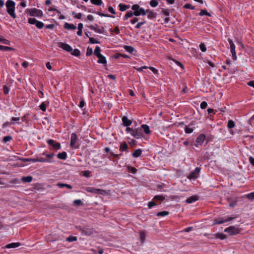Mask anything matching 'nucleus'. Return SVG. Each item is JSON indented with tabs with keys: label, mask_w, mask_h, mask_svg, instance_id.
Masks as SVG:
<instances>
[{
	"label": "nucleus",
	"mask_w": 254,
	"mask_h": 254,
	"mask_svg": "<svg viewBox=\"0 0 254 254\" xmlns=\"http://www.w3.org/2000/svg\"><path fill=\"white\" fill-rule=\"evenodd\" d=\"M5 5L7 12L13 19L15 18L16 16L15 13V2L12 0H8L5 3Z\"/></svg>",
	"instance_id": "f257e3e1"
},
{
	"label": "nucleus",
	"mask_w": 254,
	"mask_h": 254,
	"mask_svg": "<svg viewBox=\"0 0 254 254\" xmlns=\"http://www.w3.org/2000/svg\"><path fill=\"white\" fill-rule=\"evenodd\" d=\"M76 229L81 231L82 235L90 236L96 233V231L91 227L85 226L82 227L81 226H77Z\"/></svg>",
	"instance_id": "f03ea898"
},
{
	"label": "nucleus",
	"mask_w": 254,
	"mask_h": 254,
	"mask_svg": "<svg viewBox=\"0 0 254 254\" xmlns=\"http://www.w3.org/2000/svg\"><path fill=\"white\" fill-rule=\"evenodd\" d=\"M25 13H29L31 16L42 17L43 15L42 11L36 8L26 9Z\"/></svg>",
	"instance_id": "7ed1b4c3"
},
{
	"label": "nucleus",
	"mask_w": 254,
	"mask_h": 254,
	"mask_svg": "<svg viewBox=\"0 0 254 254\" xmlns=\"http://www.w3.org/2000/svg\"><path fill=\"white\" fill-rule=\"evenodd\" d=\"M131 8L134 11V15L136 16H139L140 15H145L146 12L145 10L140 6L138 4H134L132 6Z\"/></svg>",
	"instance_id": "20e7f679"
},
{
	"label": "nucleus",
	"mask_w": 254,
	"mask_h": 254,
	"mask_svg": "<svg viewBox=\"0 0 254 254\" xmlns=\"http://www.w3.org/2000/svg\"><path fill=\"white\" fill-rule=\"evenodd\" d=\"M236 218V217L233 216H225L219 219H216L214 220V224H221L228 221H231Z\"/></svg>",
	"instance_id": "39448f33"
},
{
	"label": "nucleus",
	"mask_w": 254,
	"mask_h": 254,
	"mask_svg": "<svg viewBox=\"0 0 254 254\" xmlns=\"http://www.w3.org/2000/svg\"><path fill=\"white\" fill-rule=\"evenodd\" d=\"M28 23L31 24H34L38 29H42L44 24L42 22L37 20L34 18H29L28 20Z\"/></svg>",
	"instance_id": "423d86ee"
},
{
	"label": "nucleus",
	"mask_w": 254,
	"mask_h": 254,
	"mask_svg": "<svg viewBox=\"0 0 254 254\" xmlns=\"http://www.w3.org/2000/svg\"><path fill=\"white\" fill-rule=\"evenodd\" d=\"M224 232L228 233L230 235H234L239 233L240 231L238 228L235 226H230L226 228Z\"/></svg>",
	"instance_id": "0eeeda50"
},
{
	"label": "nucleus",
	"mask_w": 254,
	"mask_h": 254,
	"mask_svg": "<svg viewBox=\"0 0 254 254\" xmlns=\"http://www.w3.org/2000/svg\"><path fill=\"white\" fill-rule=\"evenodd\" d=\"M86 190L88 192L95 194H100L102 195H105L106 194V192L105 190L93 188H87Z\"/></svg>",
	"instance_id": "6e6552de"
},
{
	"label": "nucleus",
	"mask_w": 254,
	"mask_h": 254,
	"mask_svg": "<svg viewBox=\"0 0 254 254\" xmlns=\"http://www.w3.org/2000/svg\"><path fill=\"white\" fill-rule=\"evenodd\" d=\"M131 135L136 138H139L142 136V133L141 129L139 128L132 129L131 132Z\"/></svg>",
	"instance_id": "1a4fd4ad"
},
{
	"label": "nucleus",
	"mask_w": 254,
	"mask_h": 254,
	"mask_svg": "<svg viewBox=\"0 0 254 254\" xmlns=\"http://www.w3.org/2000/svg\"><path fill=\"white\" fill-rule=\"evenodd\" d=\"M58 46L60 48L63 49V50H64L68 52H70L72 51V47L67 44L64 43L63 42H59L58 43Z\"/></svg>",
	"instance_id": "9d476101"
},
{
	"label": "nucleus",
	"mask_w": 254,
	"mask_h": 254,
	"mask_svg": "<svg viewBox=\"0 0 254 254\" xmlns=\"http://www.w3.org/2000/svg\"><path fill=\"white\" fill-rule=\"evenodd\" d=\"M47 143L52 146L53 148L56 149H60L61 147V144L59 142H57L56 141L53 139H49L47 140Z\"/></svg>",
	"instance_id": "9b49d317"
},
{
	"label": "nucleus",
	"mask_w": 254,
	"mask_h": 254,
	"mask_svg": "<svg viewBox=\"0 0 254 254\" xmlns=\"http://www.w3.org/2000/svg\"><path fill=\"white\" fill-rule=\"evenodd\" d=\"M206 138V136L204 134H200L196 139L195 142L197 143L196 145L198 147L199 145H201Z\"/></svg>",
	"instance_id": "f8f14e48"
},
{
	"label": "nucleus",
	"mask_w": 254,
	"mask_h": 254,
	"mask_svg": "<svg viewBox=\"0 0 254 254\" xmlns=\"http://www.w3.org/2000/svg\"><path fill=\"white\" fill-rule=\"evenodd\" d=\"M77 140V136L75 133H72L71 134L70 137V145L71 147L74 148L75 147V145Z\"/></svg>",
	"instance_id": "ddd939ff"
},
{
	"label": "nucleus",
	"mask_w": 254,
	"mask_h": 254,
	"mask_svg": "<svg viewBox=\"0 0 254 254\" xmlns=\"http://www.w3.org/2000/svg\"><path fill=\"white\" fill-rule=\"evenodd\" d=\"M43 155H45L47 158V160L50 161V162H48V163H54L55 161L52 160L53 157L55 155L54 153H49V154H46L45 152H43L42 153Z\"/></svg>",
	"instance_id": "4468645a"
},
{
	"label": "nucleus",
	"mask_w": 254,
	"mask_h": 254,
	"mask_svg": "<svg viewBox=\"0 0 254 254\" xmlns=\"http://www.w3.org/2000/svg\"><path fill=\"white\" fill-rule=\"evenodd\" d=\"M122 122L123 125L126 127L129 126L132 123V121L128 120L127 116H124L122 118Z\"/></svg>",
	"instance_id": "2eb2a0df"
},
{
	"label": "nucleus",
	"mask_w": 254,
	"mask_h": 254,
	"mask_svg": "<svg viewBox=\"0 0 254 254\" xmlns=\"http://www.w3.org/2000/svg\"><path fill=\"white\" fill-rule=\"evenodd\" d=\"M162 13L166 17L165 18V22L167 23L170 21V18L168 17L169 16V11L168 9H163L162 10Z\"/></svg>",
	"instance_id": "dca6fc26"
},
{
	"label": "nucleus",
	"mask_w": 254,
	"mask_h": 254,
	"mask_svg": "<svg viewBox=\"0 0 254 254\" xmlns=\"http://www.w3.org/2000/svg\"><path fill=\"white\" fill-rule=\"evenodd\" d=\"M21 245V244L19 242L11 243L10 244H9L8 245H6L5 247L7 249L15 248L19 246H20Z\"/></svg>",
	"instance_id": "f3484780"
},
{
	"label": "nucleus",
	"mask_w": 254,
	"mask_h": 254,
	"mask_svg": "<svg viewBox=\"0 0 254 254\" xmlns=\"http://www.w3.org/2000/svg\"><path fill=\"white\" fill-rule=\"evenodd\" d=\"M64 28L68 30H74L76 29V26H75L74 24H69L68 23H65V24H64Z\"/></svg>",
	"instance_id": "a211bd4d"
},
{
	"label": "nucleus",
	"mask_w": 254,
	"mask_h": 254,
	"mask_svg": "<svg viewBox=\"0 0 254 254\" xmlns=\"http://www.w3.org/2000/svg\"><path fill=\"white\" fill-rule=\"evenodd\" d=\"M198 199V197L197 196H191L187 199L186 202L188 203H191L197 200Z\"/></svg>",
	"instance_id": "6ab92c4d"
},
{
	"label": "nucleus",
	"mask_w": 254,
	"mask_h": 254,
	"mask_svg": "<svg viewBox=\"0 0 254 254\" xmlns=\"http://www.w3.org/2000/svg\"><path fill=\"white\" fill-rule=\"evenodd\" d=\"M193 125L192 123H190L188 126L185 127V131L186 133H190L192 132L193 129L191 128L190 127Z\"/></svg>",
	"instance_id": "aec40b11"
},
{
	"label": "nucleus",
	"mask_w": 254,
	"mask_h": 254,
	"mask_svg": "<svg viewBox=\"0 0 254 254\" xmlns=\"http://www.w3.org/2000/svg\"><path fill=\"white\" fill-rule=\"evenodd\" d=\"M89 28L91 30H93L96 32H97L98 33H103L104 32V28L103 27L102 29L98 28L95 27L94 26L91 25L89 26Z\"/></svg>",
	"instance_id": "412c9836"
},
{
	"label": "nucleus",
	"mask_w": 254,
	"mask_h": 254,
	"mask_svg": "<svg viewBox=\"0 0 254 254\" xmlns=\"http://www.w3.org/2000/svg\"><path fill=\"white\" fill-rule=\"evenodd\" d=\"M98 58V60L97 62L99 64H106L107 63V61L106 60L105 57L102 55L99 56V57H97Z\"/></svg>",
	"instance_id": "4be33fe9"
},
{
	"label": "nucleus",
	"mask_w": 254,
	"mask_h": 254,
	"mask_svg": "<svg viewBox=\"0 0 254 254\" xmlns=\"http://www.w3.org/2000/svg\"><path fill=\"white\" fill-rule=\"evenodd\" d=\"M230 51L232 54L233 59L234 60H236L237 57H236V53L235 51V44L230 46Z\"/></svg>",
	"instance_id": "5701e85b"
},
{
	"label": "nucleus",
	"mask_w": 254,
	"mask_h": 254,
	"mask_svg": "<svg viewBox=\"0 0 254 254\" xmlns=\"http://www.w3.org/2000/svg\"><path fill=\"white\" fill-rule=\"evenodd\" d=\"M142 152V151L141 149H137L134 151L132 155L133 157L137 158L141 155Z\"/></svg>",
	"instance_id": "b1692460"
},
{
	"label": "nucleus",
	"mask_w": 254,
	"mask_h": 254,
	"mask_svg": "<svg viewBox=\"0 0 254 254\" xmlns=\"http://www.w3.org/2000/svg\"><path fill=\"white\" fill-rule=\"evenodd\" d=\"M57 157L60 159L65 160L67 158V154L65 152L59 153L58 154Z\"/></svg>",
	"instance_id": "393cba45"
},
{
	"label": "nucleus",
	"mask_w": 254,
	"mask_h": 254,
	"mask_svg": "<svg viewBox=\"0 0 254 254\" xmlns=\"http://www.w3.org/2000/svg\"><path fill=\"white\" fill-rule=\"evenodd\" d=\"M141 127L142 128V129H143L144 130V132L147 134H148L150 133V129H149V127L148 125H145V124H143V125H142L141 126Z\"/></svg>",
	"instance_id": "a878e982"
},
{
	"label": "nucleus",
	"mask_w": 254,
	"mask_h": 254,
	"mask_svg": "<svg viewBox=\"0 0 254 254\" xmlns=\"http://www.w3.org/2000/svg\"><path fill=\"white\" fill-rule=\"evenodd\" d=\"M146 14H147V17L149 19H152L156 17V14L154 13L151 10H147L146 11Z\"/></svg>",
	"instance_id": "bb28decb"
},
{
	"label": "nucleus",
	"mask_w": 254,
	"mask_h": 254,
	"mask_svg": "<svg viewBox=\"0 0 254 254\" xmlns=\"http://www.w3.org/2000/svg\"><path fill=\"white\" fill-rule=\"evenodd\" d=\"M120 149V150H121L122 151H127V152H128V151H127V149H128V145H127V144L126 143V142H123V143L121 144Z\"/></svg>",
	"instance_id": "cd10ccee"
},
{
	"label": "nucleus",
	"mask_w": 254,
	"mask_h": 254,
	"mask_svg": "<svg viewBox=\"0 0 254 254\" xmlns=\"http://www.w3.org/2000/svg\"><path fill=\"white\" fill-rule=\"evenodd\" d=\"M124 49L125 50L128 52L129 53H132L133 51H135L134 50V48L133 47H132V46H124Z\"/></svg>",
	"instance_id": "c85d7f7f"
},
{
	"label": "nucleus",
	"mask_w": 254,
	"mask_h": 254,
	"mask_svg": "<svg viewBox=\"0 0 254 254\" xmlns=\"http://www.w3.org/2000/svg\"><path fill=\"white\" fill-rule=\"evenodd\" d=\"M120 7V10L122 11H124L129 8V5H125L122 3H120L119 5Z\"/></svg>",
	"instance_id": "c756f323"
},
{
	"label": "nucleus",
	"mask_w": 254,
	"mask_h": 254,
	"mask_svg": "<svg viewBox=\"0 0 254 254\" xmlns=\"http://www.w3.org/2000/svg\"><path fill=\"white\" fill-rule=\"evenodd\" d=\"M57 185L61 188H63L64 187L67 188L69 189H71L72 188V187L70 185L61 183H58Z\"/></svg>",
	"instance_id": "7c9ffc66"
},
{
	"label": "nucleus",
	"mask_w": 254,
	"mask_h": 254,
	"mask_svg": "<svg viewBox=\"0 0 254 254\" xmlns=\"http://www.w3.org/2000/svg\"><path fill=\"white\" fill-rule=\"evenodd\" d=\"M134 11L133 12L131 11H127L125 15V17L124 18V20H126L128 18L132 17L133 15H134Z\"/></svg>",
	"instance_id": "2f4dec72"
},
{
	"label": "nucleus",
	"mask_w": 254,
	"mask_h": 254,
	"mask_svg": "<svg viewBox=\"0 0 254 254\" xmlns=\"http://www.w3.org/2000/svg\"><path fill=\"white\" fill-rule=\"evenodd\" d=\"M32 177L31 176H26L22 178L21 180L23 182L30 183L32 181Z\"/></svg>",
	"instance_id": "473e14b6"
},
{
	"label": "nucleus",
	"mask_w": 254,
	"mask_h": 254,
	"mask_svg": "<svg viewBox=\"0 0 254 254\" xmlns=\"http://www.w3.org/2000/svg\"><path fill=\"white\" fill-rule=\"evenodd\" d=\"M13 50V48L11 47L0 45V50L1 51H12Z\"/></svg>",
	"instance_id": "72a5a7b5"
},
{
	"label": "nucleus",
	"mask_w": 254,
	"mask_h": 254,
	"mask_svg": "<svg viewBox=\"0 0 254 254\" xmlns=\"http://www.w3.org/2000/svg\"><path fill=\"white\" fill-rule=\"evenodd\" d=\"M187 178L190 180V179L195 180L197 178V175H195V173H193V172H192L188 175Z\"/></svg>",
	"instance_id": "f704fd0d"
},
{
	"label": "nucleus",
	"mask_w": 254,
	"mask_h": 254,
	"mask_svg": "<svg viewBox=\"0 0 254 254\" xmlns=\"http://www.w3.org/2000/svg\"><path fill=\"white\" fill-rule=\"evenodd\" d=\"M77 240V238L76 236H70L68 237L67 238H66V241L68 242L76 241Z\"/></svg>",
	"instance_id": "c9c22d12"
},
{
	"label": "nucleus",
	"mask_w": 254,
	"mask_h": 254,
	"mask_svg": "<svg viewBox=\"0 0 254 254\" xmlns=\"http://www.w3.org/2000/svg\"><path fill=\"white\" fill-rule=\"evenodd\" d=\"M47 105H49V102L46 103V102H43L40 105V109L43 111L45 112L46 110V106Z\"/></svg>",
	"instance_id": "e433bc0d"
},
{
	"label": "nucleus",
	"mask_w": 254,
	"mask_h": 254,
	"mask_svg": "<svg viewBox=\"0 0 254 254\" xmlns=\"http://www.w3.org/2000/svg\"><path fill=\"white\" fill-rule=\"evenodd\" d=\"M100 52H101L100 48L99 47H98V46H97L95 48V49L94 50V55L96 57H99V56L101 55V54L100 53Z\"/></svg>",
	"instance_id": "4c0bfd02"
},
{
	"label": "nucleus",
	"mask_w": 254,
	"mask_h": 254,
	"mask_svg": "<svg viewBox=\"0 0 254 254\" xmlns=\"http://www.w3.org/2000/svg\"><path fill=\"white\" fill-rule=\"evenodd\" d=\"M91 2L96 5H100L102 4V0H90Z\"/></svg>",
	"instance_id": "58836bf2"
},
{
	"label": "nucleus",
	"mask_w": 254,
	"mask_h": 254,
	"mask_svg": "<svg viewBox=\"0 0 254 254\" xmlns=\"http://www.w3.org/2000/svg\"><path fill=\"white\" fill-rule=\"evenodd\" d=\"M169 214V212L167 211H163L159 212L157 213L156 215L157 216H165L168 215Z\"/></svg>",
	"instance_id": "ea45409f"
},
{
	"label": "nucleus",
	"mask_w": 254,
	"mask_h": 254,
	"mask_svg": "<svg viewBox=\"0 0 254 254\" xmlns=\"http://www.w3.org/2000/svg\"><path fill=\"white\" fill-rule=\"evenodd\" d=\"M235 126L234 122L232 120H229L228 122L227 127L229 128H234Z\"/></svg>",
	"instance_id": "a19ab883"
},
{
	"label": "nucleus",
	"mask_w": 254,
	"mask_h": 254,
	"mask_svg": "<svg viewBox=\"0 0 254 254\" xmlns=\"http://www.w3.org/2000/svg\"><path fill=\"white\" fill-rule=\"evenodd\" d=\"M151 6L155 7L158 4V2L156 0H151L149 3Z\"/></svg>",
	"instance_id": "79ce46f5"
},
{
	"label": "nucleus",
	"mask_w": 254,
	"mask_h": 254,
	"mask_svg": "<svg viewBox=\"0 0 254 254\" xmlns=\"http://www.w3.org/2000/svg\"><path fill=\"white\" fill-rule=\"evenodd\" d=\"M71 54L76 57H78L80 55V52L79 50L75 49L72 52Z\"/></svg>",
	"instance_id": "37998d69"
},
{
	"label": "nucleus",
	"mask_w": 254,
	"mask_h": 254,
	"mask_svg": "<svg viewBox=\"0 0 254 254\" xmlns=\"http://www.w3.org/2000/svg\"><path fill=\"white\" fill-rule=\"evenodd\" d=\"M127 170L129 172H130L133 174H135L137 171V169L131 166H128L127 167Z\"/></svg>",
	"instance_id": "c03bdc74"
},
{
	"label": "nucleus",
	"mask_w": 254,
	"mask_h": 254,
	"mask_svg": "<svg viewBox=\"0 0 254 254\" xmlns=\"http://www.w3.org/2000/svg\"><path fill=\"white\" fill-rule=\"evenodd\" d=\"M89 42L91 44L99 43V41L97 39H95L92 37H89Z\"/></svg>",
	"instance_id": "a18cd8bd"
},
{
	"label": "nucleus",
	"mask_w": 254,
	"mask_h": 254,
	"mask_svg": "<svg viewBox=\"0 0 254 254\" xmlns=\"http://www.w3.org/2000/svg\"><path fill=\"white\" fill-rule=\"evenodd\" d=\"M216 237L221 240H224L226 238V236L222 233H217L216 235Z\"/></svg>",
	"instance_id": "49530a36"
},
{
	"label": "nucleus",
	"mask_w": 254,
	"mask_h": 254,
	"mask_svg": "<svg viewBox=\"0 0 254 254\" xmlns=\"http://www.w3.org/2000/svg\"><path fill=\"white\" fill-rule=\"evenodd\" d=\"M199 15L200 16L202 15H208L209 16H210V14L207 12V11L206 10H201L200 12L199 13Z\"/></svg>",
	"instance_id": "de8ad7c7"
},
{
	"label": "nucleus",
	"mask_w": 254,
	"mask_h": 254,
	"mask_svg": "<svg viewBox=\"0 0 254 254\" xmlns=\"http://www.w3.org/2000/svg\"><path fill=\"white\" fill-rule=\"evenodd\" d=\"M12 139V137L9 135L5 136L3 138V142L6 143L8 141H10Z\"/></svg>",
	"instance_id": "09e8293b"
},
{
	"label": "nucleus",
	"mask_w": 254,
	"mask_h": 254,
	"mask_svg": "<svg viewBox=\"0 0 254 254\" xmlns=\"http://www.w3.org/2000/svg\"><path fill=\"white\" fill-rule=\"evenodd\" d=\"M184 7L185 8L191 9H192V10L195 9V7L194 6H192L190 3H186V4H185L184 5Z\"/></svg>",
	"instance_id": "8fccbe9b"
},
{
	"label": "nucleus",
	"mask_w": 254,
	"mask_h": 254,
	"mask_svg": "<svg viewBox=\"0 0 254 254\" xmlns=\"http://www.w3.org/2000/svg\"><path fill=\"white\" fill-rule=\"evenodd\" d=\"M140 240L142 243L144 242L145 240V234L143 232L140 233Z\"/></svg>",
	"instance_id": "3c124183"
},
{
	"label": "nucleus",
	"mask_w": 254,
	"mask_h": 254,
	"mask_svg": "<svg viewBox=\"0 0 254 254\" xmlns=\"http://www.w3.org/2000/svg\"><path fill=\"white\" fill-rule=\"evenodd\" d=\"M199 48L202 52H205L206 51V48L204 43H201L199 45Z\"/></svg>",
	"instance_id": "603ef678"
},
{
	"label": "nucleus",
	"mask_w": 254,
	"mask_h": 254,
	"mask_svg": "<svg viewBox=\"0 0 254 254\" xmlns=\"http://www.w3.org/2000/svg\"><path fill=\"white\" fill-rule=\"evenodd\" d=\"M133 68L136 69L138 71H142L143 69H147L148 67L147 66H142L139 67H136L134 66Z\"/></svg>",
	"instance_id": "864d4df0"
},
{
	"label": "nucleus",
	"mask_w": 254,
	"mask_h": 254,
	"mask_svg": "<svg viewBox=\"0 0 254 254\" xmlns=\"http://www.w3.org/2000/svg\"><path fill=\"white\" fill-rule=\"evenodd\" d=\"M156 205V203L155 201H151L148 203V208L151 209L153 206H154Z\"/></svg>",
	"instance_id": "5fc2aeb1"
},
{
	"label": "nucleus",
	"mask_w": 254,
	"mask_h": 254,
	"mask_svg": "<svg viewBox=\"0 0 254 254\" xmlns=\"http://www.w3.org/2000/svg\"><path fill=\"white\" fill-rule=\"evenodd\" d=\"M14 122H5L4 123L2 126V128H5L6 127L8 126H11L13 124H14Z\"/></svg>",
	"instance_id": "6e6d98bb"
},
{
	"label": "nucleus",
	"mask_w": 254,
	"mask_h": 254,
	"mask_svg": "<svg viewBox=\"0 0 254 254\" xmlns=\"http://www.w3.org/2000/svg\"><path fill=\"white\" fill-rule=\"evenodd\" d=\"M73 203L78 206L81 205L82 204V202L80 199H76L73 201Z\"/></svg>",
	"instance_id": "4d7b16f0"
},
{
	"label": "nucleus",
	"mask_w": 254,
	"mask_h": 254,
	"mask_svg": "<svg viewBox=\"0 0 254 254\" xmlns=\"http://www.w3.org/2000/svg\"><path fill=\"white\" fill-rule=\"evenodd\" d=\"M207 106V103L205 101H203L200 104V108L202 109H205Z\"/></svg>",
	"instance_id": "13d9d810"
},
{
	"label": "nucleus",
	"mask_w": 254,
	"mask_h": 254,
	"mask_svg": "<svg viewBox=\"0 0 254 254\" xmlns=\"http://www.w3.org/2000/svg\"><path fill=\"white\" fill-rule=\"evenodd\" d=\"M92 53L93 51L92 48H90L89 47H88L87 49L86 55L87 56H90L92 55Z\"/></svg>",
	"instance_id": "bf43d9fd"
},
{
	"label": "nucleus",
	"mask_w": 254,
	"mask_h": 254,
	"mask_svg": "<svg viewBox=\"0 0 254 254\" xmlns=\"http://www.w3.org/2000/svg\"><path fill=\"white\" fill-rule=\"evenodd\" d=\"M72 14L75 15L74 17H75L77 19H80L82 16V14L81 13H78L77 14H76V13L75 12H72Z\"/></svg>",
	"instance_id": "052dcab7"
},
{
	"label": "nucleus",
	"mask_w": 254,
	"mask_h": 254,
	"mask_svg": "<svg viewBox=\"0 0 254 254\" xmlns=\"http://www.w3.org/2000/svg\"><path fill=\"white\" fill-rule=\"evenodd\" d=\"M0 42H2L3 44H6V45L10 44V42L8 40L5 39L0 38Z\"/></svg>",
	"instance_id": "680f3d73"
},
{
	"label": "nucleus",
	"mask_w": 254,
	"mask_h": 254,
	"mask_svg": "<svg viewBox=\"0 0 254 254\" xmlns=\"http://www.w3.org/2000/svg\"><path fill=\"white\" fill-rule=\"evenodd\" d=\"M3 91L4 94H7L9 92V88L6 85H4L3 87Z\"/></svg>",
	"instance_id": "e2e57ef3"
},
{
	"label": "nucleus",
	"mask_w": 254,
	"mask_h": 254,
	"mask_svg": "<svg viewBox=\"0 0 254 254\" xmlns=\"http://www.w3.org/2000/svg\"><path fill=\"white\" fill-rule=\"evenodd\" d=\"M154 199L157 200H163L164 198L163 196L161 195H155L154 197Z\"/></svg>",
	"instance_id": "0e129e2a"
},
{
	"label": "nucleus",
	"mask_w": 254,
	"mask_h": 254,
	"mask_svg": "<svg viewBox=\"0 0 254 254\" xmlns=\"http://www.w3.org/2000/svg\"><path fill=\"white\" fill-rule=\"evenodd\" d=\"M38 162H50V161L47 160L46 158L38 157Z\"/></svg>",
	"instance_id": "69168bd1"
},
{
	"label": "nucleus",
	"mask_w": 254,
	"mask_h": 254,
	"mask_svg": "<svg viewBox=\"0 0 254 254\" xmlns=\"http://www.w3.org/2000/svg\"><path fill=\"white\" fill-rule=\"evenodd\" d=\"M97 14L101 16H104V17H113L114 18V16H110L109 15V14H104V13H101V12H97Z\"/></svg>",
	"instance_id": "338daca9"
},
{
	"label": "nucleus",
	"mask_w": 254,
	"mask_h": 254,
	"mask_svg": "<svg viewBox=\"0 0 254 254\" xmlns=\"http://www.w3.org/2000/svg\"><path fill=\"white\" fill-rule=\"evenodd\" d=\"M145 23V21L138 22L136 25L135 27L137 29H139L140 28L141 26L143 25Z\"/></svg>",
	"instance_id": "774afa93"
}]
</instances>
